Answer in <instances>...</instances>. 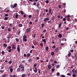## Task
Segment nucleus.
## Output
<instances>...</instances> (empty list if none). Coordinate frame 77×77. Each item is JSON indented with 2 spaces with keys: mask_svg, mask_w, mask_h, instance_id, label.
I'll use <instances>...</instances> for the list:
<instances>
[{
  "mask_svg": "<svg viewBox=\"0 0 77 77\" xmlns=\"http://www.w3.org/2000/svg\"><path fill=\"white\" fill-rule=\"evenodd\" d=\"M19 26L20 27H21L23 26V25L21 24H20L19 25Z\"/></svg>",
  "mask_w": 77,
  "mask_h": 77,
  "instance_id": "a878e982",
  "label": "nucleus"
},
{
  "mask_svg": "<svg viewBox=\"0 0 77 77\" xmlns=\"http://www.w3.org/2000/svg\"><path fill=\"white\" fill-rule=\"evenodd\" d=\"M46 3H49V1H48V0H47L46 1Z\"/></svg>",
  "mask_w": 77,
  "mask_h": 77,
  "instance_id": "052dcab7",
  "label": "nucleus"
},
{
  "mask_svg": "<svg viewBox=\"0 0 77 77\" xmlns=\"http://www.w3.org/2000/svg\"><path fill=\"white\" fill-rule=\"evenodd\" d=\"M51 65H52V66H54V65H55V64H54V63H52Z\"/></svg>",
  "mask_w": 77,
  "mask_h": 77,
  "instance_id": "680f3d73",
  "label": "nucleus"
},
{
  "mask_svg": "<svg viewBox=\"0 0 77 77\" xmlns=\"http://www.w3.org/2000/svg\"><path fill=\"white\" fill-rule=\"evenodd\" d=\"M70 20V18H67V21H69Z\"/></svg>",
  "mask_w": 77,
  "mask_h": 77,
  "instance_id": "c03bdc74",
  "label": "nucleus"
},
{
  "mask_svg": "<svg viewBox=\"0 0 77 77\" xmlns=\"http://www.w3.org/2000/svg\"><path fill=\"white\" fill-rule=\"evenodd\" d=\"M7 75V74H5L4 75H2V77H5L6 75Z\"/></svg>",
  "mask_w": 77,
  "mask_h": 77,
  "instance_id": "2f4dec72",
  "label": "nucleus"
},
{
  "mask_svg": "<svg viewBox=\"0 0 77 77\" xmlns=\"http://www.w3.org/2000/svg\"><path fill=\"white\" fill-rule=\"evenodd\" d=\"M55 69L54 68H52L51 69L52 72H54V71Z\"/></svg>",
  "mask_w": 77,
  "mask_h": 77,
  "instance_id": "37998d69",
  "label": "nucleus"
},
{
  "mask_svg": "<svg viewBox=\"0 0 77 77\" xmlns=\"http://www.w3.org/2000/svg\"><path fill=\"white\" fill-rule=\"evenodd\" d=\"M17 71L18 72H20V68H18L17 69Z\"/></svg>",
  "mask_w": 77,
  "mask_h": 77,
  "instance_id": "72a5a7b5",
  "label": "nucleus"
},
{
  "mask_svg": "<svg viewBox=\"0 0 77 77\" xmlns=\"http://www.w3.org/2000/svg\"><path fill=\"white\" fill-rule=\"evenodd\" d=\"M57 75H58V76H59L60 75V73L59 72L57 73Z\"/></svg>",
  "mask_w": 77,
  "mask_h": 77,
  "instance_id": "603ef678",
  "label": "nucleus"
},
{
  "mask_svg": "<svg viewBox=\"0 0 77 77\" xmlns=\"http://www.w3.org/2000/svg\"><path fill=\"white\" fill-rule=\"evenodd\" d=\"M18 47L17 48V51H19V52H20V46L18 45Z\"/></svg>",
  "mask_w": 77,
  "mask_h": 77,
  "instance_id": "f8f14e48",
  "label": "nucleus"
},
{
  "mask_svg": "<svg viewBox=\"0 0 77 77\" xmlns=\"http://www.w3.org/2000/svg\"><path fill=\"white\" fill-rule=\"evenodd\" d=\"M33 38H36V34H35L34 35Z\"/></svg>",
  "mask_w": 77,
  "mask_h": 77,
  "instance_id": "864d4df0",
  "label": "nucleus"
},
{
  "mask_svg": "<svg viewBox=\"0 0 77 77\" xmlns=\"http://www.w3.org/2000/svg\"><path fill=\"white\" fill-rule=\"evenodd\" d=\"M24 67V66H22V65L21 64H20L19 66V68H21V69H22V68H23Z\"/></svg>",
  "mask_w": 77,
  "mask_h": 77,
  "instance_id": "4468645a",
  "label": "nucleus"
},
{
  "mask_svg": "<svg viewBox=\"0 0 77 77\" xmlns=\"http://www.w3.org/2000/svg\"><path fill=\"white\" fill-rule=\"evenodd\" d=\"M4 47H7V44H6V43H4Z\"/></svg>",
  "mask_w": 77,
  "mask_h": 77,
  "instance_id": "4be33fe9",
  "label": "nucleus"
},
{
  "mask_svg": "<svg viewBox=\"0 0 77 77\" xmlns=\"http://www.w3.org/2000/svg\"><path fill=\"white\" fill-rule=\"evenodd\" d=\"M31 61H32V59H29L28 61V63H30Z\"/></svg>",
  "mask_w": 77,
  "mask_h": 77,
  "instance_id": "c85d7f7f",
  "label": "nucleus"
},
{
  "mask_svg": "<svg viewBox=\"0 0 77 77\" xmlns=\"http://www.w3.org/2000/svg\"><path fill=\"white\" fill-rule=\"evenodd\" d=\"M50 61H51V62H53V60L52 59H50Z\"/></svg>",
  "mask_w": 77,
  "mask_h": 77,
  "instance_id": "774afa93",
  "label": "nucleus"
},
{
  "mask_svg": "<svg viewBox=\"0 0 77 77\" xmlns=\"http://www.w3.org/2000/svg\"><path fill=\"white\" fill-rule=\"evenodd\" d=\"M61 76L62 77H65V75H61Z\"/></svg>",
  "mask_w": 77,
  "mask_h": 77,
  "instance_id": "de8ad7c7",
  "label": "nucleus"
},
{
  "mask_svg": "<svg viewBox=\"0 0 77 77\" xmlns=\"http://www.w3.org/2000/svg\"><path fill=\"white\" fill-rule=\"evenodd\" d=\"M31 54H30V53H28L27 54V57H29L30 56Z\"/></svg>",
  "mask_w": 77,
  "mask_h": 77,
  "instance_id": "6ab92c4d",
  "label": "nucleus"
},
{
  "mask_svg": "<svg viewBox=\"0 0 77 77\" xmlns=\"http://www.w3.org/2000/svg\"><path fill=\"white\" fill-rule=\"evenodd\" d=\"M70 52H71V53H73V52H74V50H73V49L71 50H70Z\"/></svg>",
  "mask_w": 77,
  "mask_h": 77,
  "instance_id": "a19ab883",
  "label": "nucleus"
},
{
  "mask_svg": "<svg viewBox=\"0 0 77 77\" xmlns=\"http://www.w3.org/2000/svg\"><path fill=\"white\" fill-rule=\"evenodd\" d=\"M20 12L22 15H24V12H23V11H21Z\"/></svg>",
  "mask_w": 77,
  "mask_h": 77,
  "instance_id": "58836bf2",
  "label": "nucleus"
},
{
  "mask_svg": "<svg viewBox=\"0 0 77 77\" xmlns=\"http://www.w3.org/2000/svg\"><path fill=\"white\" fill-rule=\"evenodd\" d=\"M18 14H16V18H18Z\"/></svg>",
  "mask_w": 77,
  "mask_h": 77,
  "instance_id": "49530a36",
  "label": "nucleus"
},
{
  "mask_svg": "<svg viewBox=\"0 0 77 77\" xmlns=\"http://www.w3.org/2000/svg\"><path fill=\"white\" fill-rule=\"evenodd\" d=\"M16 7H17V4L16 3L14 4L13 6V8H16Z\"/></svg>",
  "mask_w": 77,
  "mask_h": 77,
  "instance_id": "9b49d317",
  "label": "nucleus"
},
{
  "mask_svg": "<svg viewBox=\"0 0 77 77\" xmlns=\"http://www.w3.org/2000/svg\"><path fill=\"white\" fill-rule=\"evenodd\" d=\"M11 51H12V49H10L8 51V52H9V53H11Z\"/></svg>",
  "mask_w": 77,
  "mask_h": 77,
  "instance_id": "a18cd8bd",
  "label": "nucleus"
},
{
  "mask_svg": "<svg viewBox=\"0 0 77 77\" xmlns=\"http://www.w3.org/2000/svg\"><path fill=\"white\" fill-rule=\"evenodd\" d=\"M12 48V49L13 50H15V49L16 48V47L15 46V45H11Z\"/></svg>",
  "mask_w": 77,
  "mask_h": 77,
  "instance_id": "39448f33",
  "label": "nucleus"
},
{
  "mask_svg": "<svg viewBox=\"0 0 77 77\" xmlns=\"http://www.w3.org/2000/svg\"><path fill=\"white\" fill-rule=\"evenodd\" d=\"M59 50V48L57 47L56 48V49L55 50V51L56 53L57 52V51Z\"/></svg>",
  "mask_w": 77,
  "mask_h": 77,
  "instance_id": "dca6fc26",
  "label": "nucleus"
},
{
  "mask_svg": "<svg viewBox=\"0 0 77 77\" xmlns=\"http://www.w3.org/2000/svg\"><path fill=\"white\" fill-rule=\"evenodd\" d=\"M30 31V28H27L26 30V32L27 33H28Z\"/></svg>",
  "mask_w": 77,
  "mask_h": 77,
  "instance_id": "f03ea898",
  "label": "nucleus"
},
{
  "mask_svg": "<svg viewBox=\"0 0 77 77\" xmlns=\"http://www.w3.org/2000/svg\"><path fill=\"white\" fill-rule=\"evenodd\" d=\"M11 37V35L9 34L7 36V38H8V39H10Z\"/></svg>",
  "mask_w": 77,
  "mask_h": 77,
  "instance_id": "1a4fd4ad",
  "label": "nucleus"
},
{
  "mask_svg": "<svg viewBox=\"0 0 77 77\" xmlns=\"http://www.w3.org/2000/svg\"><path fill=\"white\" fill-rule=\"evenodd\" d=\"M33 43L34 45H36L37 44V42H36V41L34 40L33 42Z\"/></svg>",
  "mask_w": 77,
  "mask_h": 77,
  "instance_id": "0eeeda50",
  "label": "nucleus"
},
{
  "mask_svg": "<svg viewBox=\"0 0 77 77\" xmlns=\"http://www.w3.org/2000/svg\"><path fill=\"white\" fill-rule=\"evenodd\" d=\"M40 45L42 47H43V44L42 43H41L40 44Z\"/></svg>",
  "mask_w": 77,
  "mask_h": 77,
  "instance_id": "e433bc0d",
  "label": "nucleus"
},
{
  "mask_svg": "<svg viewBox=\"0 0 77 77\" xmlns=\"http://www.w3.org/2000/svg\"><path fill=\"white\" fill-rule=\"evenodd\" d=\"M27 41V36L24 35L23 37V42H26Z\"/></svg>",
  "mask_w": 77,
  "mask_h": 77,
  "instance_id": "f257e3e1",
  "label": "nucleus"
},
{
  "mask_svg": "<svg viewBox=\"0 0 77 77\" xmlns=\"http://www.w3.org/2000/svg\"><path fill=\"white\" fill-rule=\"evenodd\" d=\"M46 32H47V30H44L43 31V33H46Z\"/></svg>",
  "mask_w": 77,
  "mask_h": 77,
  "instance_id": "3c124183",
  "label": "nucleus"
},
{
  "mask_svg": "<svg viewBox=\"0 0 77 77\" xmlns=\"http://www.w3.org/2000/svg\"><path fill=\"white\" fill-rule=\"evenodd\" d=\"M8 48H9V49H11V46H9L8 47Z\"/></svg>",
  "mask_w": 77,
  "mask_h": 77,
  "instance_id": "69168bd1",
  "label": "nucleus"
},
{
  "mask_svg": "<svg viewBox=\"0 0 77 77\" xmlns=\"http://www.w3.org/2000/svg\"><path fill=\"white\" fill-rule=\"evenodd\" d=\"M24 57H26V54H24L23 55Z\"/></svg>",
  "mask_w": 77,
  "mask_h": 77,
  "instance_id": "338daca9",
  "label": "nucleus"
},
{
  "mask_svg": "<svg viewBox=\"0 0 77 77\" xmlns=\"http://www.w3.org/2000/svg\"><path fill=\"white\" fill-rule=\"evenodd\" d=\"M22 69L21 70V71H24V67L22 68Z\"/></svg>",
  "mask_w": 77,
  "mask_h": 77,
  "instance_id": "7c9ffc66",
  "label": "nucleus"
},
{
  "mask_svg": "<svg viewBox=\"0 0 77 77\" xmlns=\"http://www.w3.org/2000/svg\"><path fill=\"white\" fill-rule=\"evenodd\" d=\"M51 9H50L49 10V13H51Z\"/></svg>",
  "mask_w": 77,
  "mask_h": 77,
  "instance_id": "79ce46f5",
  "label": "nucleus"
},
{
  "mask_svg": "<svg viewBox=\"0 0 77 77\" xmlns=\"http://www.w3.org/2000/svg\"><path fill=\"white\" fill-rule=\"evenodd\" d=\"M72 72L73 73H75V74H77V71L75 69H73L72 70Z\"/></svg>",
  "mask_w": 77,
  "mask_h": 77,
  "instance_id": "20e7f679",
  "label": "nucleus"
},
{
  "mask_svg": "<svg viewBox=\"0 0 77 77\" xmlns=\"http://www.w3.org/2000/svg\"><path fill=\"white\" fill-rule=\"evenodd\" d=\"M2 55H4V54H5V52L3 51H2Z\"/></svg>",
  "mask_w": 77,
  "mask_h": 77,
  "instance_id": "473e14b6",
  "label": "nucleus"
},
{
  "mask_svg": "<svg viewBox=\"0 0 77 77\" xmlns=\"http://www.w3.org/2000/svg\"><path fill=\"white\" fill-rule=\"evenodd\" d=\"M51 56H54V52H52L51 53Z\"/></svg>",
  "mask_w": 77,
  "mask_h": 77,
  "instance_id": "b1692460",
  "label": "nucleus"
},
{
  "mask_svg": "<svg viewBox=\"0 0 77 77\" xmlns=\"http://www.w3.org/2000/svg\"><path fill=\"white\" fill-rule=\"evenodd\" d=\"M16 41H17V42H18V41H19V40H18V38H16Z\"/></svg>",
  "mask_w": 77,
  "mask_h": 77,
  "instance_id": "0e129e2a",
  "label": "nucleus"
},
{
  "mask_svg": "<svg viewBox=\"0 0 77 77\" xmlns=\"http://www.w3.org/2000/svg\"><path fill=\"white\" fill-rule=\"evenodd\" d=\"M41 26H42V28H43V27H44V23H42L41 24Z\"/></svg>",
  "mask_w": 77,
  "mask_h": 77,
  "instance_id": "cd10ccee",
  "label": "nucleus"
},
{
  "mask_svg": "<svg viewBox=\"0 0 77 77\" xmlns=\"http://www.w3.org/2000/svg\"><path fill=\"white\" fill-rule=\"evenodd\" d=\"M39 4H38L37 5V8H38V7H39Z\"/></svg>",
  "mask_w": 77,
  "mask_h": 77,
  "instance_id": "09e8293b",
  "label": "nucleus"
},
{
  "mask_svg": "<svg viewBox=\"0 0 77 77\" xmlns=\"http://www.w3.org/2000/svg\"><path fill=\"white\" fill-rule=\"evenodd\" d=\"M32 16L31 15H29V18H32Z\"/></svg>",
  "mask_w": 77,
  "mask_h": 77,
  "instance_id": "13d9d810",
  "label": "nucleus"
},
{
  "mask_svg": "<svg viewBox=\"0 0 77 77\" xmlns=\"http://www.w3.org/2000/svg\"><path fill=\"white\" fill-rule=\"evenodd\" d=\"M60 67V66H59V65H57L56 66V68H59Z\"/></svg>",
  "mask_w": 77,
  "mask_h": 77,
  "instance_id": "f704fd0d",
  "label": "nucleus"
},
{
  "mask_svg": "<svg viewBox=\"0 0 77 77\" xmlns=\"http://www.w3.org/2000/svg\"><path fill=\"white\" fill-rule=\"evenodd\" d=\"M63 21H66V19L65 18H64L63 19Z\"/></svg>",
  "mask_w": 77,
  "mask_h": 77,
  "instance_id": "8fccbe9b",
  "label": "nucleus"
},
{
  "mask_svg": "<svg viewBox=\"0 0 77 77\" xmlns=\"http://www.w3.org/2000/svg\"><path fill=\"white\" fill-rule=\"evenodd\" d=\"M52 48H56V46H55V45L53 46H52Z\"/></svg>",
  "mask_w": 77,
  "mask_h": 77,
  "instance_id": "4d7b16f0",
  "label": "nucleus"
},
{
  "mask_svg": "<svg viewBox=\"0 0 77 77\" xmlns=\"http://www.w3.org/2000/svg\"><path fill=\"white\" fill-rule=\"evenodd\" d=\"M71 53L69 52L68 54V56L69 57L71 56Z\"/></svg>",
  "mask_w": 77,
  "mask_h": 77,
  "instance_id": "f3484780",
  "label": "nucleus"
},
{
  "mask_svg": "<svg viewBox=\"0 0 77 77\" xmlns=\"http://www.w3.org/2000/svg\"><path fill=\"white\" fill-rule=\"evenodd\" d=\"M51 23V21H49L48 22V23Z\"/></svg>",
  "mask_w": 77,
  "mask_h": 77,
  "instance_id": "bf43d9fd",
  "label": "nucleus"
},
{
  "mask_svg": "<svg viewBox=\"0 0 77 77\" xmlns=\"http://www.w3.org/2000/svg\"><path fill=\"white\" fill-rule=\"evenodd\" d=\"M10 41V39H8V43H9V42Z\"/></svg>",
  "mask_w": 77,
  "mask_h": 77,
  "instance_id": "e2e57ef3",
  "label": "nucleus"
},
{
  "mask_svg": "<svg viewBox=\"0 0 77 77\" xmlns=\"http://www.w3.org/2000/svg\"><path fill=\"white\" fill-rule=\"evenodd\" d=\"M20 33H21V31H18L17 32L18 35H20Z\"/></svg>",
  "mask_w": 77,
  "mask_h": 77,
  "instance_id": "bb28decb",
  "label": "nucleus"
},
{
  "mask_svg": "<svg viewBox=\"0 0 77 77\" xmlns=\"http://www.w3.org/2000/svg\"><path fill=\"white\" fill-rule=\"evenodd\" d=\"M67 18H70L71 17V16L69 14H68V15L66 16Z\"/></svg>",
  "mask_w": 77,
  "mask_h": 77,
  "instance_id": "c756f323",
  "label": "nucleus"
},
{
  "mask_svg": "<svg viewBox=\"0 0 77 77\" xmlns=\"http://www.w3.org/2000/svg\"><path fill=\"white\" fill-rule=\"evenodd\" d=\"M77 55H75V57H74V59H75V60H77Z\"/></svg>",
  "mask_w": 77,
  "mask_h": 77,
  "instance_id": "a211bd4d",
  "label": "nucleus"
},
{
  "mask_svg": "<svg viewBox=\"0 0 77 77\" xmlns=\"http://www.w3.org/2000/svg\"><path fill=\"white\" fill-rule=\"evenodd\" d=\"M58 36V37H59L60 38H62V34H59Z\"/></svg>",
  "mask_w": 77,
  "mask_h": 77,
  "instance_id": "2eb2a0df",
  "label": "nucleus"
},
{
  "mask_svg": "<svg viewBox=\"0 0 77 77\" xmlns=\"http://www.w3.org/2000/svg\"><path fill=\"white\" fill-rule=\"evenodd\" d=\"M38 71V69L36 68V67H35V70H34V71L35 73H36L37 72V71Z\"/></svg>",
  "mask_w": 77,
  "mask_h": 77,
  "instance_id": "9d476101",
  "label": "nucleus"
},
{
  "mask_svg": "<svg viewBox=\"0 0 77 77\" xmlns=\"http://www.w3.org/2000/svg\"><path fill=\"white\" fill-rule=\"evenodd\" d=\"M62 26V23H60L58 26L59 28H60V27Z\"/></svg>",
  "mask_w": 77,
  "mask_h": 77,
  "instance_id": "aec40b11",
  "label": "nucleus"
},
{
  "mask_svg": "<svg viewBox=\"0 0 77 77\" xmlns=\"http://www.w3.org/2000/svg\"><path fill=\"white\" fill-rule=\"evenodd\" d=\"M11 30V29L10 28L8 29V32H10Z\"/></svg>",
  "mask_w": 77,
  "mask_h": 77,
  "instance_id": "6e6d98bb",
  "label": "nucleus"
},
{
  "mask_svg": "<svg viewBox=\"0 0 77 77\" xmlns=\"http://www.w3.org/2000/svg\"><path fill=\"white\" fill-rule=\"evenodd\" d=\"M45 50L46 51H48V46L46 47Z\"/></svg>",
  "mask_w": 77,
  "mask_h": 77,
  "instance_id": "393cba45",
  "label": "nucleus"
},
{
  "mask_svg": "<svg viewBox=\"0 0 77 77\" xmlns=\"http://www.w3.org/2000/svg\"><path fill=\"white\" fill-rule=\"evenodd\" d=\"M25 76H26V74H23L22 75V77H24Z\"/></svg>",
  "mask_w": 77,
  "mask_h": 77,
  "instance_id": "ea45409f",
  "label": "nucleus"
},
{
  "mask_svg": "<svg viewBox=\"0 0 77 77\" xmlns=\"http://www.w3.org/2000/svg\"><path fill=\"white\" fill-rule=\"evenodd\" d=\"M50 20V19H49V17L45 18L44 20V22H46V21H48Z\"/></svg>",
  "mask_w": 77,
  "mask_h": 77,
  "instance_id": "7ed1b4c3",
  "label": "nucleus"
},
{
  "mask_svg": "<svg viewBox=\"0 0 77 77\" xmlns=\"http://www.w3.org/2000/svg\"><path fill=\"white\" fill-rule=\"evenodd\" d=\"M8 16H9V15L7 14H6L5 15V17H8Z\"/></svg>",
  "mask_w": 77,
  "mask_h": 77,
  "instance_id": "5fc2aeb1",
  "label": "nucleus"
},
{
  "mask_svg": "<svg viewBox=\"0 0 77 77\" xmlns=\"http://www.w3.org/2000/svg\"><path fill=\"white\" fill-rule=\"evenodd\" d=\"M72 76L73 77H76V75L75 74H74L72 75Z\"/></svg>",
  "mask_w": 77,
  "mask_h": 77,
  "instance_id": "c9c22d12",
  "label": "nucleus"
},
{
  "mask_svg": "<svg viewBox=\"0 0 77 77\" xmlns=\"http://www.w3.org/2000/svg\"><path fill=\"white\" fill-rule=\"evenodd\" d=\"M48 68L49 69H50L51 68V66L50 65H48Z\"/></svg>",
  "mask_w": 77,
  "mask_h": 77,
  "instance_id": "ddd939ff",
  "label": "nucleus"
},
{
  "mask_svg": "<svg viewBox=\"0 0 77 77\" xmlns=\"http://www.w3.org/2000/svg\"><path fill=\"white\" fill-rule=\"evenodd\" d=\"M8 20V17H5L4 20L5 21H6V20Z\"/></svg>",
  "mask_w": 77,
  "mask_h": 77,
  "instance_id": "412c9836",
  "label": "nucleus"
},
{
  "mask_svg": "<svg viewBox=\"0 0 77 77\" xmlns=\"http://www.w3.org/2000/svg\"><path fill=\"white\" fill-rule=\"evenodd\" d=\"M42 41L44 43L45 45V44H46V39H42Z\"/></svg>",
  "mask_w": 77,
  "mask_h": 77,
  "instance_id": "6e6552de",
  "label": "nucleus"
},
{
  "mask_svg": "<svg viewBox=\"0 0 77 77\" xmlns=\"http://www.w3.org/2000/svg\"><path fill=\"white\" fill-rule=\"evenodd\" d=\"M31 75V74L30 73H29L28 74V76L29 77Z\"/></svg>",
  "mask_w": 77,
  "mask_h": 77,
  "instance_id": "4c0bfd02",
  "label": "nucleus"
},
{
  "mask_svg": "<svg viewBox=\"0 0 77 77\" xmlns=\"http://www.w3.org/2000/svg\"><path fill=\"white\" fill-rule=\"evenodd\" d=\"M67 75H69V76H71V74L70 73H69L67 74Z\"/></svg>",
  "mask_w": 77,
  "mask_h": 77,
  "instance_id": "5701e85b",
  "label": "nucleus"
},
{
  "mask_svg": "<svg viewBox=\"0 0 77 77\" xmlns=\"http://www.w3.org/2000/svg\"><path fill=\"white\" fill-rule=\"evenodd\" d=\"M9 68H10V71L11 72H13V69L12 68L11 66H10L9 67Z\"/></svg>",
  "mask_w": 77,
  "mask_h": 77,
  "instance_id": "423d86ee",
  "label": "nucleus"
}]
</instances>
